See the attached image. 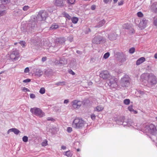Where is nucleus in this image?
<instances>
[{"label":"nucleus","mask_w":157,"mask_h":157,"mask_svg":"<svg viewBox=\"0 0 157 157\" xmlns=\"http://www.w3.org/2000/svg\"><path fill=\"white\" fill-rule=\"evenodd\" d=\"M141 78H144V80L147 81V85L151 87L157 83L156 77L152 74H144L141 75Z\"/></svg>","instance_id":"f257e3e1"},{"label":"nucleus","mask_w":157,"mask_h":157,"mask_svg":"<svg viewBox=\"0 0 157 157\" xmlns=\"http://www.w3.org/2000/svg\"><path fill=\"white\" fill-rule=\"evenodd\" d=\"M86 124L85 122L82 119L76 118L73 121L72 126L76 129H81Z\"/></svg>","instance_id":"f03ea898"},{"label":"nucleus","mask_w":157,"mask_h":157,"mask_svg":"<svg viewBox=\"0 0 157 157\" xmlns=\"http://www.w3.org/2000/svg\"><path fill=\"white\" fill-rule=\"evenodd\" d=\"M30 111L33 114L40 117H43L45 116L44 113L38 108L34 107L31 108Z\"/></svg>","instance_id":"7ed1b4c3"},{"label":"nucleus","mask_w":157,"mask_h":157,"mask_svg":"<svg viewBox=\"0 0 157 157\" xmlns=\"http://www.w3.org/2000/svg\"><path fill=\"white\" fill-rule=\"evenodd\" d=\"M19 57V54L18 50L16 48H13L10 51V57L13 61L18 60Z\"/></svg>","instance_id":"20e7f679"},{"label":"nucleus","mask_w":157,"mask_h":157,"mask_svg":"<svg viewBox=\"0 0 157 157\" xmlns=\"http://www.w3.org/2000/svg\"><path fill=\"white\" fill-rule=\"evenodd\" d=\"M109 85L112 88H116L118 86V79L114 76H111L109 78Z\"/></svg>","instance_id":"39448f33"},{"label":"nucleus","mask_w":157,"mask_h":157,"mask_svg":"<svg viewBox=\"0 0 157 157\" xmlns=\"http://www.w3.org/2000/svg\"><path fill=\"white\" fill-rule=\"evenodd\" d=\"M129 78L127 75H125L122 77L120 81L121 85L123 87L127 86L129 84Z\"/></svg>","instance_id":"423d86ee"},{"label":"nucleus","mask_w":157,"mask_h":157,"mask_svg":"<svg viewBox=\"0 0 157 157\" xmlns=\"http://www.w3.org/2000/svg\"><path fill=\"white\" fill-rule=\"evenodd\" d=\"M92 42L93 44H99L101 42H105V39L101 36H96L93 39Z\"/></svg>","instance_id":"0eeeda50"},{"label":"nucleus","mask_w":157,"mask_h":157,"mask_svg":"<svg viewBox=\"0 0 157 157\" xmlns=\"http://www.w3.org/2000/svg\"><path fill=\"white\" fill-rule=\"evenodd\" d=\"M47 15L46 12L44 11H40L37 17V19L39 21L45 20Z\"/></svg>","instance_id":"6e6552de"},{"label":"nucleus","mask_w":157,"mask_h":157,"mask_svg":"<svg viewBox=\"0 0 157 157\" xmlns=\"http://www.w3.org/2000/svg\"><path fill=\"white\" fill-rule=\"evenodd\" d=\"M111 76L109 72L106 70L102 71L99 75L100 77L104 79L109 78Z\"/></svg>","instance_id":"1a4fd4ad"},{"label":"nucleus","mask_w":157,"mask_h":157,"mask_svg":"<svg viewBox=\"0 0 157 157\" xmlns=\"http://www.w3.org/2000/svg\"><path fill=\"white\" fill-rule=\"evenodd\" d=\"M71 104L74 109H78L82 105V102L78 100H75L71 102Z\"/></svg>","instance_id":"9d476101"},{"label":"nucleus","mask_w":157,"mask_h":157,"mask_svg":"<svg viewBox=\"0 0 157 157\" xmlns=\"http://www.w3.org/2000/svg\"><path fill=\"white\" fill-rule=\"evenodd\" d=\"M148 22V21L145 18L142 19L139 24V28L141 30L144 29L146 27Z\"/></svg>","instance_id":"9b49d317"},{"label":"nucleus","mask_w":157,"mask_h":157,"mask_svg":"<svg viewBox=\"0 0 157 157\" xmlns=\"http://www.w3.org/2000/svg\"><path fill=\"white\" fill-rule=\"evenodd\" d=\"M149 132L152 135H155L157 133V130L155 125L151 124L149 126Z\"/></svg>","instance_id":"f8f14e48"},{"label":"nucleus","mask_w":157,"mask_h":157,"mask_svg":"<svg viewBox=\"0 0 157 157\" xmlns=\"http://www.w3.org/2000/svg\"><path fill=\"white\" fill-rule=\"evenodd\" d=\"M64 1L65 0H56L54 4L57 6L61 7L63 6Z\"/></svg>","instance_id":"ddd939ff"},{"label":"nucleus","mask_w":157,"mask_h":157,"mask_svg":"<svg viewBox=\"0 0 157 157\" xmlns=\"http://www.w3.org/2000/svg\"><path fill=\"white\" fill-rule=\"evenodd\" d=\"M36 21L35 20L30 21L29 24V26L31 28V29H33L35 27L36 25Z\"/></svg>","instance_id":"4468645a"},{"label":"nucleus","mask_w":157,"mask_h":157,"mask_svg":"<svg viewBox=\"0 0 157 157\" xmlns=\"http://www.w3.org/2000/svg\"><path fill=\"white\" fill-rule=\"evenodd\" d=\"M116 37L117 35L115 33H112L109 34L108 38L110 40H116Z\"/></svg>","instance_id":"2eb2a0df"},{"label":"nucleus","mask_w":157,"mask_h":157,"mask_svg":"<svg viewBox=\"0 0 157 157\" xmlns=\"http://www.w3.org/2000/svg\"><path fill=\"white\" fill-rule=\"evenodd\" d=\"M145 59L144 57H141L138 59L136 61V64L138 65L145 61Z\"/></svg>","instance_id":"dca6fc26"},{"label":"nucleus","mask_w":157,"mask_h":157,"mask_svg":"<svg viewBox=\"0 0 157 157\" xmlns=\"http://www.w3.org/2000/svg\"><path fill=\"white\" fill-rule=\"evenodd\" d=\"M105 23V21L104 20H102L100 21L95 26V27H100L102 26Z\"/></svg>","instance_id":"f3484780"},{"label":"nucleus","mask_w":157,"mask_h":157,"mask_svg":"<svg viewBox=\"0 0 157 157\" xmlns=\"http://www.w3.org/2000/svg\"><path fill=\"white\" fill-rule=\"evenodd\" d=\"M63 154L68 157H71L73 153L71 151H67L63 152Z\"/></svg>","instance_id":"a211bd4d"},{"label":"nucleus","mask_w":157,"mask_h":157,"mask_svg":"<svg viewBox=\"0 0 157 157\" xmlns=\"http://www.w3.org/2000/svg\"><path fill=\"white\" fill-rule=\"evenodd\" d=\"M151 8L155 11H157V3L155 2L151 6Z\"/></svg>","instance_id":"6ab92c4d"},{"label":"nucleus","mask_w":157,"mask_h":157,"mask_svg":"<svg viewBox=\"0 0 157 157\" xmlns=\"http://www.w3.org/2000/svg\"><path fill=\"white\" fill-rule=\"evenodd\" d=\"M56 42L61 44L64 43L65 42V39L64 38H60L56 39Z\"/></svg>","instance_id":"aec40b11"},{"label":"nucleus","mask_w":157,"mask_h":157,"mask_svg":"<svg viewBox=\"0 0 157 157\" xmlns=\"http://www.w3.org/2000/svg\"><path fill=\"white\" fill-rule=\"evenodd\" d=\"M12 132H13L16 135H17L20 132V131L16 128H12Z\"/></svg>","instance_id":"412c9836"},{"label":"nucleus","mask_w":157,"mask_h":157,"mask_svg":"<svg viewBox=\"0 0 157 157\" xmlns=\"http://www.w3.org/2000/svg\"><path fill=\"white\" fill-rule=\"evenodd\" d=\"M55 85L57 86L65 85L66 82L64 81L58 82L56 83Z\"/></svg>","instance_id":"4be33fe9"},{"label":"nucleus","mask_w":157,"mask_h":157,"mask_svg":"<svg viewBox=\"0 0 157 157\" xmlns=\"http://www.w3.org/2000/svg\"><path fill=\"white\" fill-rule=\"evenodd\" d=\"M123 28L126 29H129L131 27V26L130 24H125L123 25Z\"/></svg>","instance_id":"5701e85b"},{"label":"nucleus","mask_w":157,"mask_h":157,"mask_svg":"<svg viewBox=\"0 0 157 157\" xmlns=\"http://www.w3.org/2000/svg\"><path fill=\"white\" fill-rule=\"evenodd\" d=\"M58 28V25L56 24H52L51 27H50V29H56Z\"/></svg>","instance_id":"b1692460"},{"label":"nucleus","mask_w":157,"mask_h":157,"mask_svg":"<svg viewBox=\"0 0 157 157\" xmlns=\"http://www.w3.org/2000/svg\"><path fill=\"white\" fill-rule=\"evenodd\" d=\"M71 21H72V22L73 23L76 24L77 22L78 21V19L77 17H74L71 19Z\"/></svg>","instance_id":"393cba45"},{"label":"nucleus","mask_w":157,"mask_h":157,"mask_svg":"<svg viewBox=\"0 0 157 157\" xmlns=\"http://www.w3.org/2000/svg\"><path fill=\"white\" fill-rule=\"evenodd\" d=\"M104 107L101 106H98L96 108V110L98 111H100L102 110Z\"/></svg>","instance_id":"a878e982"},{"label":"nucleus","mask_w":157,"mask_h":157,"mask_svg":"<svg viewBox=\"0 0 157 157\" xmlns=\"http://www.w3.org/2000/svg\"><path fill=\"white\" fill-rule=\"evenodd\" d=\"M153 23L154 25L157 27V17H155L153 19Z\"/></svg>","instance_id":"bb28decb"},{"label":"nucleus","mask_w":157,"mask_h":157,"mask_svg":"<svg viewBox=\"0 0 157 157\" xmlns=\"http://www.w3.org/2000/svg\"><path fill=\"white\" fill-rule=\"evenodd\" d=\"M55 63L56 65H63L64 63L62 62L61 61H60V60H59V61L58 60H56L55 61Z\"/></svg>","instance_id":"cd10ccee"},{"label":"nucleus","mask_w":157,"mask_h":157,"mask_svg":"<svg viewBox=\"0 0 157 157\" xmlns=\"http://www.w3.org/2000/svg\"><path fill=\"white\" fill-rule=\"evenodd\" d=\"M43 74L42 71H41L39 70L38 71H37L36 72V75L40 77Z\"/></svg>","instance_id":"c85d7f7f"},{"label":"nucleus","mask_w":157,"mask_h":157,"mask_svg":"<svg viewBox=\"0 0 157 157\" xmlns=\"http://www.w3.org/2000/svg\"><path fill=\"white\" fill-rule=\"evenodd\" d=\"M45 89L44 87H42L40 89L39 92L41 94H43L45 93Z\"/></svg>","instance_id":"c756f323"},{"label":"nucleus","mask_w":157,"mask_h":157,"mask_svg":"<svg viewBox=\"0 0 157 157\" xmlns=\"http://www.w3.org/2000/svg\"><path fill=\"white\" fill-rule=\"evenodd\" d=\"M130 102V100L129 99H125L124 100V103L126 105H128L129 104Z\"/></svg>","instance_id":"7c9ffc66"},{"label":"nucleus","mask_w":157,"mask_h":157,"mask_svg":"<svg viewBox=\"0 0 157 157\" xmlns=\"http://www.w3.org/2000/svg\"><path fill=\"white\" fill-rule=\"evenodd\" d=\"M63 15L65 17L68 19H70L71 18V16L68 14L66 13H63Z\"/></svg>","instance_id":"2f4dec72"},{"label":"nucleus","mask_w":157,"mask_h":157,"mask_svg":"<svg viewBox=\"0 0 157 157\" xmlns=\"http://www.w3.org/2000/svg\"><path fill=\"white\" fill-rule=\"evenodd\" d=\"M110 55L109 52H107L105 53L103 56V58L105 59H106L109 57Z\"/></svg>","instance_id":"473e14b6"},{"label":"nucleus","mask_w":157,"mask_h":157,"mask_svg":"<svg viewBox=\"0 0 157 157\" xmlns=\"http://www.w3.org/2000/svg\"><path fill=\"white\" fill-rule=\"evenodd\" d=\"M48 144V141L47 140H44L41 143V145L42 146H45Z\"/></svg>","instance_id":"72a5a7b5"},{"label":"nucleus","mask_w":157,"mask_h":157,"mask_svg":"<svg viewBox=\"0 0 157 157\" xmlns=\"http://www.w3.org/2000/svg\"><path fill=\"white\" fill-rule=\"evenodd\" d=\"M22 140L25 142H27L28 141V137L27 136H24L22 138Z\"/></svg>","instance_id":"f704fd0d"},{"label":"nucleus","mask_w":157,"mask_h":157,"mask_svg":"<svg viewBox=\"0 0 157 157\" xmlns=\"http://www.w3.org/2000/svg\"><path fill=\"white\" fill-rule=\"evenodd\" d=\"M135 51V48L133 47V48H130L129 49V52L130 53L132 54Z\"/></svg>","instance_id":"c9c22d12"},{"label":"nucleus","mask_w":157,"mask_h":157,"mask_svg":"<svg viewBox=\"0 0 157 157\" xmlns=\"http://www.w3.org/2000/svg\"><path fill=\"white\" fill-rule=\"evenodd\" d=\"M19 43L23 47H25V41H20L19 42Z\"/></svg>","instance_id":"e433bc0d"},{"label":"nucleus","mask_w":157,"mask_h":157,"mask_svg":"<svg viewBox=\"0 0 157 157\" xmlns=\"http://www.w3.org/2000/svg\"><path fill=\"white\" fill-rule=\"evenodd\" d=\"M29 8V7L28 6H25L23 7V10L25 11H27Z\"/></svg>","instance_id":"4c0bfd02"},{"label":"nucleus","mask_w":157,"mask_h":157,"mask_svg":"<svg viewBox=\"0 0 157 157\" xmlns=\"http://www.w3.org/2000/svg\"><path fill=\"white\" fill-rule=\"evenodd\" d=\"M137 14L138 16L139 17H142L143 16V13L140 12H138L137 13Z\"/></svg>","instance_id":"58836bf2"},{"label":"nucleus","mask_w":157,"mask_h":157,"mask_svg":"<svg viewBox=\"0 0 157 157\" xmlns=\"http://www.w3.org/2000/svg\"><path fill=\"white\" fill-rule=\"evenodd\" d=\"M22 90L23 91L25 92H26V91H28V92L30 91V90L29 89H28V88H27L26 87H23L22 88Z\"/></svg>","instance_id":"ea45409f"},{"label":"nucleus","mask_w":157,"mask_h":157,"mask_svg":"<svg viewBox=\"0 0 157 157\" xmlns=\"http://www.w3.org/2000/svg\"><path fill=\"white\" fill-rule=\"evenodd\" d=\"M31 81V80L30 79L28 78L24 80L23 81V82L24 83H28Z\"/></svg>","instance_id":"a19ab883"},{"label":"nucleus","mask_w":157,"mask_h":157,"mask_svg":"<svg viewBox=\"0 0 157 157\" xmlns=\"http://www.w3.org/2000/svg\"><path fill=\"white\" fill-rule=\"evenodd\" d=\"M68 3L71 4H73L75 2V0H67Z\"/></svg>","instance_id":"79ce46f5"},{"label":"nucleus","mask_w":157,"mask_h":157,"mask_svg":"<svg viewBox=\"0 0 157 157\" xmlns=\"http://www.w3.org/2000/svg\"><path fill=\"white\" fill-rule=\"evenodd\" d=\"M67 131L68 132L70 133L72 131V128L70 127H68L67 129Z\"/></svg>","instance_id":"37998d69"},{"label":"nucleus","mask_w":157,"mask_h":157,"mask_svg":"<svg viewBox=\"0 0 157 157\" xmlns=\"http://www.w3.org/2000/svg\"><path fill=\"white\" fill-rule=\"evenodd\" d=\"M132 105L130 106L128 108V109L131 112L134 111V109L132 108Z\"/></svg>","instance_id":"c03bdc74"},{"label":"nucleus","mask_w":157,"mask_h":157,"mask_svg":"<svg viewBox=\"0 0 157 157\" xmlns=\"http://www.w3.org/2000/svg\"><path fill=\"white\" fill-rule=\"evenodd\" d=\"M30 98H32V99H33V98H35L36 96H35V95L34 94H30Z\"/></svg>","instance_id":"a18cd8bd"},{"label":"nucleus","mask_w":157,"mask_h":157,"mask_svg":"<svg viewBox=\"0 0 157 157\" xmlns=\"http://www.w3.org/2000/svg\"><path fill=\"white\" fill-rule=\"evenodd\" d=\"M60 61H61L62 62L64 63L63 64L66 63V61L65 60V59H60Z\"/></svg>","instance_id":"49530a36"},{"label":"nucleus","mask_w":157,"mask_h":157,"mask_svg":"<svg viewBox=\"0 0 157 157\" xmlns=\"http://www.w3.org/2000/svg\"><path fill=\"white\" fill-rule=\"evenodd\" d=\"M6 11L5 10L0 11V17L3 15V13H5Z\"/></svg>","instance_id":"de8ad7c7"},{"label":"nucleus","mask_w":157,"mask_h":157,"mask_svg":"<svg viewBox=\"0 0 157 157\" xmlns=\"http://www.w3.org/2000/svg\"><path fill=\"white\" fill-rule=\"evenodd\" d=\"M47 120L48 121H54L55 120L53 118H52V117H48L47 118Z\"/></svg>","instance_id":"09e8293b"},{"label":"nucleus","mask_w":157,"mask_h":157,"mask_svg":"<svg viewBox=\"0 0 157 157\" xmlns=\"http://www.w3.org/2000/svg\"><path fill=\"white\" fill-rule=\"evenodd\" d=\"M91 117L93 120H94L95 119V116L94 114H93L91 115Z\"/></svg>","instance_id":"8fccbe9b"},{"label":"nucleus","mask_w":157,"mask_h":157,"mask_svg":"<svg viewBox=\"0 0 157 157\" xmlns=\"http://www.w3.org/2000/svg\"><path fill=\"white\" fill-rule=\"evenodd\" d=\"M29 68L28 67H26L25 69L24 72L25 73H27L29 72Z\"/></svg>","instance_id":"3c124183"},{"label":"nucleus","mask_w":157,"mask_h":157,"mask_svg":"<svg viewBox=\"0 0 157 157\" xmlns=\"http://www.w3.org/2000/svg\"><path fill=\"white\" fill-rule=\"evenodd\" d=\"M123 0L121 1L118 2V5L119 6H121L123 5Z\"/></svg>","instance_id":"603ef678"},{"label":"nucleus","mask_w":157,"mask_h":157,"mask_svg":"<svg viewBox=\"0 0 157 157\" xmlns=\"http://www.w3.org/2000/svg\"><path fill=\"white\" fill-rule=\"evenodd\" d=\"M69 73L70 74H71L72 75H75V73L72 70L70 71Z\"/></svg>","instance_id":"864d4df0"},{"label":"nucleus","mask_w":157,"mask_h":157,"mask_svg":"<svg viewBox=\"0 0 157 157\" xmlns=\"http://www.w3.org/2000/svg\"><path fill=\"white\" fill-rule=\"evenodd\" d=\"M47 59V58L46 57H44L42 58V61L44 62Z\"/></svg>","instance_id":"5fc2aeb1"},{"label":"nucleus","mask_w":157,"mask_h":157,"mask_svg":"<svg viewBox=\"0 0 157 157\" xmlns=\"http://www.w3.org/2000/svg\"><path fill=\"white\" fill-rule=\"evenodd\" d=\"M91 8L92 10H94L95 9V6L94 5H92L91 7Z\"/></svg>","instance_id":"6e6d98bb"},{"label":"nucleus","mask_w":157,"mask_h":157,"mask_svg":"<svg viewBox=\"0 0 157 157\" xmlns=\"http://www.w3.org/2000/svg\"><path fill=\"white\" fill-rule=\"evenodd\" d=\"M69 102V100L68 99H66L64 100V103L65 104H67Z\"/></svg>","instance_id":"4d7b16f0"},{"label":"nucleus","mask_w":157,"mask_h":157,"mask_svg":"<svg viewBox=\"0 0 157 157\" xmlns=\"http://www.w3.org/2000/svg\"><path fill=\"white\" fill-rule=\"evenodd\" d=\"M110 0H103V1L105 3H107Z\"/></svg>","instance_id":"13d9d810"},{"label":"nucleus","mask_w":157,"mask_h":157,"mask_svg":"<svg viewBox=\"0 0 157 157\" xmlns=\"http://www.w3.org/2000/svg\"><path fill=\"white\" fill-rule=\"evenodd\" d=\"M66 147L65 146L63 145L61 146V148L63 150H65L66 149Z\"/></svg>","instance_id":"bf43d9fd"},{"label":"nucleus","mask_w":157,"mask_h":157,"mask_svg":"<svg viewBox=\"0 0 157 157\" xmlns=\"http://www.w3.org/2000/svg\"><path fill=\"white\" fill-rule=\"evenodd\" d=\"M126 60V59L125 58H123L121 60V62H124Z\"/></svg>","instance_id":"052dcab7"},{"label":"nucleus","mask_w":157,"mask_h":157,"mask_svg":"<svg viewBox=\"0 0 157 157\" xmlns=\"http://www.w3.org/2000/svg\"><path fill=\"white\" fill-rule=\"evenodd\" d=\"M11 129H12V128H11L10 129H9L8 131L7 132L8 134H9L10 132H12V130H11Z\"/></svg>","instance_id":"680f3d73"},{"label":"nucleus","mask_w":157,"mask_h":157,"mask_svg":"<svg viewBox=\"0 0 157 157\" xmlns=\"http://www.w3.org/2000/svg\"><path fill=\"white\" fill-rule=\"evenodd\" d=\"M93 84V83L91 82H90L88 83V85L89 86Z\"/></svg>","instance_id":"e2e57ef3"},{"label":"nucleus","mask_w":157,"mask_h":157,"mask_svg":"<svg viewBox=\"0 0 157 157\" xmlns=\"http://www.w3.org/2000/svg\"><path fill=\"white\" fill-rule=\"evenodd\" d=\"M76 52L77 53L79 54H81V51H78V50Z\"/></svg>","instance_id":"0e129e2a"},{"label":"nucleus","mask_w":157,"mask_h":157,"mask_svg":"<svg viewBox=\"0 0 157 157\" xmlns=\"http://www.w3.org/2000/svg\"><path fill=\"white\" fill-rule=\"evenodd\" d=\"M154 57L155 59H157V53H156L155 54V55H154Z\"/></svg>","instance_id":"69168bd1"},{"label":"nucleus","mask_w":157,"mask_h":157,"mask_svg":"<svg viewBox=\"0 0 157 157\" xmlns=\"http://www.w3.org/2000/svg\"><path fill=\"white\" fill-rule=\"evenodd\" d=\"M118 0H113L114 3H116L118 1Z\"/></svg>","instance_id":"338daca9"},{"label":"nucleus","mask_w":157,"mask_h":157,"mask_svg":"<svg viewBox=\"0 0 157 157\" xmlns=\"http://www.w3.org/2000/svg\"><path fill=\"white\" fill-rule=\"evenodd\" d=\"M133 112H134V113H135V114H136L137 113V111H135L134 110V111H133Z\"/></svg>","instance_id":"774afa93"}]
</instances>
